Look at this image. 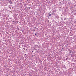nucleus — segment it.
<instances>
[{
  "mask_svg": "<svg viewBox=\"0 0 76 76\" xmlns=\"http://www.w3.org/2000/svg\"><path fill=\"white\" fill-rule=\"evenodd\" d=\"M9 3H11V4H12V2H11V1H9Z\"/></svg>",
  "mask_w": 76,
  "mask_h": 76,
  "instance_id": "1",
  "label": "nucleus"
},
{
  "mask_svg": "<svg viewBox=\"0 0 76 76\" xmlns=\"http://www.w3.org/2000/svg\"><path fill=\"white\" fill-rule=\"evenodd\" d=\"M50 16H51V15L50 14H49V15H48V17Z\"/></svg>",
  "mask_w": 76,
  "mask_h": 76,
  "instance_id": "2",
  "label": "nucleus"
},
{
  "mask_svg": "<svg viewBox=\"0 0 76 76\" xmlns=\"http://www.w3.org/2000/svg\"><path fill=\"white\" fill-rule=\"evenodd\" d=\"M36 28H36V27H34V28H35V29H36Z\"/></svg>",
  "mask_w": 76,
  "mask_h": 76,
  "instance_id": "3",
  "label": "nucleus"
},
{
  "mask_svg": "<svg viewBox=\"0 0 76 76\" xmlns=\"http://www.w3.org/2000/svg\"><path fill=\"white\" fill-rule=\"evenodd\" d=\"M35 35H37V34H35Z\"/></svg>",
  "mask_w": 76,
  "mask_h": 76,
  "instance_id": "4",
  "label": "nucleus"
},
{
  "mask_svg": "<svg viewBox=\"0 0 76 76\" xmlns=\"http://www.w3.org/2000/svg\"><path fill=\"white\" fill-rule=\"evenodd\" d=\"M34 31H35V30H34Z\"/></svg>",
  "mask_w": 76,
  "mask_h": 76,
  "instance_id": "5",
  "label": "nucleus"
},
{
  "mask_svg": "<svg viewBox=\"0 0 76 76\" xmlns=\"http://www.w3.org/2000/svg\"><path fill=\"white\" fill-rule=\"evenodd\" d=\"M69 53H71V52H70Z\"/></svg>",
  "mask_w": 76,
  "mask_h": 76,
  "instance_id": "6",
  "label": "nucleus"
},
{
  "mask_svg": "<svg viewBox=\"0 0 76 76\" xmlns=\"http://www.w3.org/2000/svg\"><path fill=\"white\" fill-rule=\"evenodd\" d=\"M17 28H18V27H17Z\"/></svg>",
  "mask_w": 76,
  "mask_h": 76,
  "instance_id": "7",
  "label": "nucleus"
}]
</instances>
